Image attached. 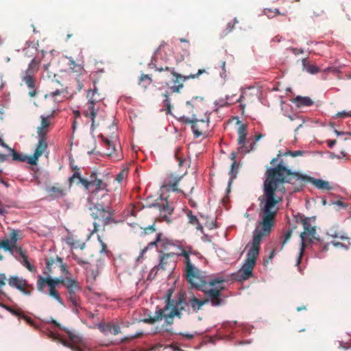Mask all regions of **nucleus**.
Instances as JSON below:
<instances>
[{"instance_id":"obj_29","label":"nucleus","mask_w":351,"mask_h":351,"mask_svg":"<svg viewBox=\"0 0 351 351\" xmlns=\"http://www.w3.org/2000/svg\"><path fill=\"white\" fill-rule=\"evenodd\" d=\"M293 101L299 108L311 106L313 104V101L308 97L297 96Z\"/></svg>"},{"instance_id":"obj_18","label":"nucleus","mask_w":351,"mask_h":351,"mask_svg":"<svg viewBox=\"0 0 351 351\" xmlns=\"http://www.w3.org/2000/svg\"><path fill=\"white\" fill-rule=\"evenodd\" d=\"M19 239V231L12 230L10 233L9 239H3L0 241V248L12 254Z\"/></svg>"},{"instance_id":"obj_63","label":"nucleus","mask_w":351,"mask_h":351,"mask_svg":"<svg viewBox=\"0 0 351 351\" xmlns=\"http://www.w3.org/2000/svg\"><path fill=\"white\" fill-rule=\"evenodd\" d=\"M336 141L335 140H328L326 141V143H327V145L328 146V147L330 148H332L333 146L336 144Z\"/></svg>"},{"instance_id":"obj_58","label":"nucleus","mask_w":351,"mask_h":351,"mask_svg":"<svg viewBox=\"0 0 351 351\" xmlns=\"http://www.w3.org/2000/svg\"><path fill=\"white\" fill-rule=\"evenodd\" d=\"M331 244H332L336 247H346V249H348L347 246H346L344 244H343L340 242H337L335 241H331Z\"/></svg>"},{"instance_id":"obj_37","label":"nucleus","mask_w":351,"mask_h":351,"mask_svg":"<svg viewBox=\"0 0 351 351\" xmlns=\"http://www.w3.org/2000/svg\"><path fill=\"white\" fill-rule=\"evenodd\" d=\"M71 256L72 258L75 260L78 265L84 267L86 269L88 268L87 266L89 265V263L87 259L83 258L75 253H72Z\"/></svg>"},{"instance_id":"obj_38","label":"nucleus","mask_w":351,"mask_h":351,"mask_svg":"<svg viewBox=\"0 0 351 351\" xmlns=\"http://www.w3.org/2000/svg\"><path fill=\"white\" fill-rule=\"evenodd\" d=\"M44 279L46 280L47 282H49L50 283L56 286L57 287L60 284L64 285L65 286V284L66 283V280H65L62 278H51L50 277H44Z\"/></svg>"},{"instance_id":"obj_34","label":"nucleus","mask_w":351,"mask_h":351,"mask_svg":"<svg viewBox=\"0 0 351 351\" xmlns=\"http://www.w3.org/2000/svg\"><path fill=\"white\" fill-rule=\"evenodd\" d=\"M152 83V79L149 75L142 74L138 84L146 89L148 86H149Z\"/></svg>"},{"instance_id":"obj_11","label":"nucleus","mask_w":351,"mask_h":351,"mask_svg":"<svg viewBox=\"0 0 351 351\" xmlns=\"http://www.w3.org/2000/svg\"><path fill=\"white\" fill-rule=\"evenodd\" d=\"M86 97L88 101L86 104V108L83 112V114L86 117H90L91 119V127L94 128L95 122V119L98 110V108H96V105L101 100V97H99L96 88L93 90H89L87 93Z\"/></svg>"},{"instance_id":"obj_6","label":"nucleus","mask_w":351,"mask_h":351,"mask_svg":"<svg viewBox=\"0 0 351 351\" xmlns=\"http://www.w3.org/2000/svg\"><path fill=\"white\" fill-rule=\"evenodd\" d=\"M185 276L188 282L191 287L200 291L207 285L209 287H215L217 284L226 282V280L221 277L208 280L205 276V272L200 271L195 267L185 271Z\"/></svg>"},{"instance_id":"obj_61","label":"nucleus","mask_w":351,"mask_h":351,"mask_svg":"<svg viewBox=\"0 0 351 351\" xmlns=\"http://www.w3.org/2000/svg\"><path fill=\"white\" fill-rule=\"evenodd\" d=\"M8 213L7 209L0 202V215H5Z\"/></svg>"},{"instance_id":"obj_48","label":"nucleus","mask_w":351,"mask_h":351,"mask_svg":"<svg viewBox=\"0 0 351 351\" xmlns=\"http://www.w3.org/2000/svg\"><path fill=\"white\" fill-rule=\"evenodd\" d=\"M239 167V165L236 162V161L232 162L231 165V174L234 175V177L236 176V173H237V169Z\"/></svg>"},{"instance_id":"obj_30","label":"nucleus","mask_w":351,"mask_h":351,"mask_svg":"<svg viewBox=\"0 0 351 351\" xmlns=\"http://www.w3.org/2000/svg\"><path fill=\"white\" fill-rule=\"evenodd\" d=\"M6 309L10 311L12 315L19 317V319H23L28 324L33 325V320L29 317L23 314L20 309H14L12 307H6Z\"/></svg>"},{"instance_id":"obj_54","label":"nucleus","mask_w":351,"mask_h":351,"mask_svg":"<svg viewBox=\"0 0 351 351\" xmlns=\"http://www.w3.org/2000/svg\"><path fill=\"white\" fill-rule=\"evenodd\" d=\"M237 21H235L234 23H228L227 24V28H226V32L225 33V35H226L228 33L230 32L234 27V25L235 23H237Z\"/></svg>"},{"instance_id":"obj_24","label":"nucleus","mask_w":351,"mask_h":351,"mask_svg":"<svg viewBox=\"0 0 351 351\" xmlns=\"http://www.w3.org/2000/svg\"><path fill=\"white\" fill-rule=\"evenodd\" d=\"M154 206L158 208L160 215H163L165 218H167V215H170L173 210L166 199H161L160 202L156 203Z\"/></svg>"},{"instance_id":"obj_12","label":"nucleus","mask_w":351,"mask_h":351,"mask_svg":"<svg viewBox=\"0 0 351 351\" xmlns=\"http://www.w3.org/2000/svg\"><path fill=\"white\" fill-rule=\"evenodd\" d=\"M160 261L159 263L154 266L149 273V276L156 275L159 270L171 269L174 266L178 258V254L171 252L164 253L162 250L160 252Z\"/></svg>"},{"instance_id":"obj_42","label":"nucleus","mask_w":351,"mask_h":351,"mask_svg":"<svg viewBox=\"0 0 351 351\" xmlns=\"http://www.w3.org/2000/svg\"><path fill=\"white\" fill-rule=\"evenodd\" d=\"M78 179L77 184L81 183V180H85L84 178H82L80 176V173L79 171H75L73 176L69 179V186H71L73 183L74 182L75 179Z\"/></svg>"},{"instance_id":"obj_41","label":"nucleus","mask_w":351,"mask_h":351,"mask_svg":"<svg viewBox=\"0 0 351 351\" xmlns=\"http://www.w3.org/2000/svg\"><path fill=\"white\" fill-rule=\"evenodd\" d=\"M10 150L12 153L13 160H17V161H21V162H24L26 160L27 161L28 157L21 155L20 154L17 153L12 149H10Z\"/></svg>"},{"instance_id":"obj_60","label":"nucleus","mask_w":351,"mask_h":351,"mask_svg":"<svg viewBox=\"0 0 351 351\" xmlns=\"http://www.w3.org/2000/svg\"><path fill=\"white\" fill-rule=\"evenodd\" d=\"M75 239L73 237H69L66 239V243L72 247L73 245H74Z\"/></svg>"},{"instance_id":"obj_25","label":"nucleus","mask_w":351,"mask_h":351,"mask_svg":"<svg viewBox=\"0 0 351 351\" xmlns=\"http://www.w3.org/2000/svg\"><path fill=\"white\" fill-rule=\"evenodd\" d=\"M99 328L104 333H111L114 335H117L121 332L119 325L110 322L99 325Z\"/></svg>"},{"instance_id":"obj_27","label":"nucleus","mask_w":351,"mask_h":351,"mask_svg":"<svg viewBox=\"0 0 351 351\" xmlns=\"http://www.w3.org/2000/svg\"><path fill=\"white\" fill-rule=\"evenodd\" d=\"M40 62V60L37 57L33 58L29 64L28 68L25 71H23L22 73L35 75L38 71Z\"/></svg>"},{"instance_id":"obj_56","label":"nucleus","mask_w":351,"mask_h":351,"mask_svg":"<svg viewBox=\"0 0 351 351\" xmlns=\"http://www.w3.org/2000/svg\"><path fill=\"white\" fill-rule=\"evenodd\" d=\"M264 13L265 14L268 16V17H274V12H273V10L272 9H270V8H266L264 10Z\"/></svg>"},{"instance_id":"obj_35","label":"nucleus","mask_w":351,"mask_h":351,"mask_svg":"<svg viewBox=\"0 0 351 351\" xmlns=\"http://www.w3.org/2000/svg\"><path fill=\"white\" fill-rule=\"evenodd\" d=\"M302 64L304 68H306V71L311 74L317 73L319 71V69L315 65L308 64L306 59L302 60Z\"/></svg>"},{"instance_id":"obj_13","label":"nucleus","mask_w":351,"mask_h":351,"mask_svg":"<svg viewBox=\"0 0 351 351\" xmlns=\"http://www.w3.org/2000/svg\"><path fill=\"white\" fill-rule=\"evenodd\" d=\"M238 139L237 143L239 145L238 152L240 154H247L255 149L256 143L245 144L247 135V127L245 124H240L237 130Z\"/></svg>"},{"instance_id":"obj_46","label":"nucleus","mask_w":351,"mask_h":351,"mask_svg":"<svg viewBox=\"0 0 351 351\" xmlns=\"http://www.w3.org/2000/svg\"><path fill=\"white\" fill-rule=\"evenodd\" d=\"M85 245L86 244L84 242H82L75 239L74 245H72V247L83 250L85 247Z\"/></svg>"},{"instance_id":"obj_8","label":"nucleus","mask_w":351,"mask_h":351,"mask_svg":"<svg viewBox=\"0 0 351 351\" xmlns=\"http://www.w3.org/2000/svg\"><path fill=\"white\" fill-rule=\"evenodd\" d=\"M225 289L223 283L217 284L215 287L207 285L202 289V291L206 295L204 301L206 304L210 302L213 306H219L225 304V297L222 294V291Z\"/></svg>"},{"instance_id":"obj_44","label":"nucleus","mask_w":351,"mask_h":351,"mask_svg":"<svg viewBox=\"0 0 351 351\" xmlns=\"http://www.w3.org/2000/svg\"><path fill=\"white\" fill-rule=\"evenodd\" d=\"M128 174V170L123 169L121 170L116 176L115 180L118 182H122V180L126 177Z\"/></svg>"},{"instance_id":"obj_33","label":"nucleus","mask_w":351,"mask_h":351,"mask_svg":"<svg viewBox=\"0 0 351 351\" xmlns=\"http://www.w3.org/2000/svg\"><path fill=\"white\" fill-rule=\"evenodd\" d=\"M65 287L68 289L69 294H74L76 291L80 290V287L76 280L73 279H68Z\"/></svg>"},{"instance_id":"obj_57","label":"nucleus","mask_w":351,"mask_h":351,"mask_svg":"<svg viewBox=\"0 0 351 351\" xmlns=\"http://www.w3.org/2000/svg\"><path fill=\"white\" fill-rule=\"evenodd\" d=\"M14 251H16V252H18L20 256L22 257H23V256H26L25 253L23 251L22 248L21 247H19L17 246V245L16 244V247H14Z\"/></svg>"},{"instance_id":"obj_22","label":"nucleus","mask_w":351,"mask_h":351,"mask_svg":"<svg viewBox=\"0 0 351 351\" xmlns=\"http://www.w3.org/2000/svg\"><path fill=\"white\" fill-rule=\"evenodd\" d=\"M46 191L52 199L62 198L67 194L66 189L59 183H56L53 186L47 187Z\"/></svg>"},{"instance_id":"obj_1","label":"nucleus","mask_w":351,"mask_h":351,"mask_svg":"<svg viewBox=\"0 0 351 351\" xmlns=\"http://www.w3.org/2000/svg\"><path fill=\"white\" fill-rule=\"evenodd\" d=\"M276 176L273 171L267 180L263 183V194L258 197L261 219L259 229H256L253 236L252 245L249 250L244 264L237 274V279L244 281L252 276V271L256 265L260 251V244L263 237L268 236L275 224L278 213L277 205L282 200V195L276 193Z\"/></svg>"},{"instance_id":"obj_53","label":"nucleus","mask_w":351,"mask_h":351,"mask_svg":"<svg viewBox=\"0 0 351 351\" xmlns=\"http://www.w3.org/2000/svg\"><path fill=\"white\" fill-rule=\"evenodd\" d=\"M7 280L5 274H0V288L5 285V280Z\"/></svg>"},{"instance_id":"obj_31","label":"nucleus","mask_w":351,"mask_h":351,"mask_svg":"<svg viewBox=\"0 0 351 351\" xmlns=\"http://www.w3.org/2000/svg\"><path fill=\"white\" fill-rule=\"evenodd\" d=\"M68 65L69 69L73 73H76L77 75H81L84 72L83 66L77 64L71 58L69 59Z\"/></svg>"},{"instance_id":"obj_36","label":"nucleus","mask_w":351,"mask_h":351,"mask_svg":"<svg viewBox=\"0 0 351 351\" xmlns=\"http://www.w3.org/2000/svg\"><path fill=\"white\" fill-rule=\"evenodd\" d=\"M187 217L189 218V223L193 225H196L197 230H202L203 229V227L199 223V220H198L197 217L195 215H193L192 211H189L187 213Z\"/></svg>"},{"instance_id":"obj_26","label":"nucleus","mask_w":351,"mask_h":351,"mask_svg":"<svg viewBox=\"0 0 351 351\" xmlns=\"http://www.w3.org/2000/svg\"><path fill=\"white\" fill-rule=\"evenodd\" d=\"M50 118L51 116H40L41 123L40 126L37 128L38 136H46L48 132V128L50 125Z\"/></svg>"},{"instance_id":"obj_15","label":"nucleus","mask_w":351,"mask_h":351,"mask_svg":"<svg viewBox=\"0 0 351 351\" xmlns=\"http://www.w3.org/2000/svg\"><path fill=\"white\" fill-rule=\"evenodd\" d=\"M46 286H47L49 289V295L54 298L56 301H58L60 304H62L63 302L56 289L57 287L50 283L49 282H47L44 279V277L38 276L36 284L38 291L40 292L43 291Z\"/></svg>"},{"instance_id":"obj_19","label":"nucleus","mask_w":351,"mask_h":351,"mask_svg":"<svg viewBox=\"0 0 351 351\" xmlns=\"http://www.w3.org/2000/svg\"><path fill=\"white\" fill-rule=\"evenodd\" d=\"M21 77L22 81L29 88L28 95L30 97H36L38 95V90L35 75L21 73Z\"/></svg>"},{"instance_id":"obj_2","label":"nucleus","mask_w":351,"mask_h":351,"mask_svg":"<svg viewBox=\"0 0 351 351\" xmlns=\"http://www.w3.org/2000/svg\"><path fill=\"white\" fill-rule=\"evenodd\" d=\"M273 171L276 174L274 176V178L276 179V185L278 187L276 189V193L282 195V197L285 191L283 186L285 182L292 184H298L300 187H302L306 182H311L319 189L330 190L331 188L328 181L312 178L306 176L301 175L297 172H292L281 162L275 167H269L267 169L265 180L269 178V173Z\"/></svg>"},{"instance_id":"obj_23","label":"nucleus","mask_w":351,"mask_h":351,"mask_svg":"<svg viewBox=\"0 0 351 351\" xmlns=\"http://www.w3.org/2000/svg\"><path fill=\"white\" fill-rule=\"evenodd\" d=\"M53 266L58 267L63 274H67L69 273L66 265L63 263L60 257L57 256L56 258H51L47 260L46 269L48 270V273L52 272Z\"/></svg>"},{"instance_id":"obj_52","label":"nucleus","mask_w":351,"mask_h":351,"mask_svg":"<svg viewBox=\"0 0 351 351\" xmlns=\"http://www.w3.org/2000/svg\"><path fill=\"white\" fill-rule=\"evenodd\" d=\"M332 204L335 206H337L339 208H346L348 207V204L341 200L335 201L332 203Z\"/></svg>"},{"instance_id":"obj_47","label":"nucleus","mask_w":351,"mask_h":351,"mask_svg":"<svg viewBox=\"0 0 351 351\" xmlns=\"http://www.w3.org/2000/svg\"><path fill=\"white\" fill-rule=\"evenodd\" d=\"M142 335H143V332H136V333L135 335H132V336H130V337H125L122 341H129V340H131V339H135V338H139V337H141Z\"/></svg>"},{"instance_id":"obj_62","label":"nucleus","mask_w":351,"mask_h":351,"mask_svg":"<svg viewBox=\"0 0 351 351\" xmlns=\"http://www.w3.org/2000/svg\"><path fill=\"white\" fill-rule=\"evenodd\" d=\"M161 73V78L163 80H167L171 77V75L170 73H167L166 72L162 71Z\"/></svg>"},{"instance_id":"obj_39","label":"nucleus","mask_w":351,"mask_h":351,"mask_svg":"<svg viewBox=\"0 0 351 351\" xmlns=\"http://www.w3.org/2000/svg\"><path fill=\"white\" fill-rule=\"evenodd\" d=\"M162 96L165 97V99L163 101V106L166 108L165 110H167V112L170 114L171 110V101L169 98L168 92H166L165 93L162 94Z\"/></svg>"},{"instance_id":"obj_51","label":"nucleus","mask_w":351,"mask_h":351,"mask_svg":"<svg viewBox=\"0 0 351 351\" xmlns=\"http://www.w3.org/2000/svg\"><path fill=\"white\" fill-rule=\"evenodd\" d=\"M69 300L75 306L79 304L78 298L75 295V293L69 294Z\"/></svg>"},{"instance_id":"obj_64","label":"nucleus","mask_w":351,"mask_h":351,"mask_svg":"<svg viewBox=\"0 0 351 351\" xmlns=\"http://www.w3.org/2000/svg\"><path fill=\"white\" fill-rule=\"evenodd\" d=\"M335 133L337 135V136H341V135H349V136H351V132H339L337 130H335Z\"/></svg>"},{"instance_id":"obj_16","label":"nucleus","mask_w":351,"mask_h":351,"mask_svg":"<svg viewBox=\"0 0 351 351\" xmlns=\"http://www.w3.org/2000/svg\"><path fill=\"white\" fill-rule=\"evenodd\" d=\"M48 147L47 137L38 136V142L36 145L34 153L32 156L28 157L27 162L32 165H37L38 160Z\"/></svg>"},{"instance_id":"obj_3","label":"nucleus","mask_w":351,"mask_h":351,"mask_svg":"<svg viewBox=\"0 0 351 351\" xmlns=\"http://www.w3.org/2000/svg\"><path fill=\"white\" fill-rule=\"evenodd\" d=\"M81 184L86 190H90L93 193L106 191V193L101 197L100 202L95 204L91 208L92 215L95 219L101 220L104 226L110 223L113 221L111 212L112 197L108 193V184L101 179L96 178L94 173H91L90 180H81Z\"/></svg>"},{"instance_id":"obj_20","label":"nucleus","mask_w":351,"mask_h":351,"mask_svg":"<svg viewBox=\"0 0 351 351\" xmlns=\"http://www.w3.org/2000/svg\"><path fill=\"white\" fill-rule=\"evenodd\" d=\"M292 229H289L287 230H285L282 232V235L281 236V238H280V244H279V246H276L275 248H274L269 255V257H268V259L267 260V263H268L269 261H271L275 256V254L282 250L284 246L287 244V242H289L291 238V236H292Z\"/></svg>"},{"instance_id":"obj_43","label":"nucleus","mask_w":351,"mask_h":351,"mask_svg":"<svg viewBox=\"0 0 351 351\" xmlns=\"http://www.w3.org/2000/svg\"><path fill=\"white\" fill-rule=\"evenodd\" d=\"M104 141L109 149L108 154L111 155L115 151L114 145H113L112 142L108 138H104Z\"/></svg>"},{"instance_id":"obj_50","label":"nucleus","mask_w":351,"mask_h":351,"mask_svg":"<svg viewBox=\"0 0 351 351\" xmlns=\"http://www.w3.org/2000/svg\"><path fill=\"white\" fill-rule=\"evenodd\" d=\"M351 117V111L346 112L342 111L339 112L336 114V117Z\"/></svg>"},{"instance_id":"obj_17","label":"nucleus","mask_w":351,"mask_h":351,"mask_svg":"<svg viewBox=\"0 0 351 351\" xmlns=\"http://www.w3.org/2000/svg\"><path fill=\"white\" fill-rule=\"evenodd\" d=\"M160 247L162 250H168L171 247H175V245L172 240L167 239L165 237H163L162 234L158 233L157 234L156 238L154 241L149 242L147 247H145L141 252V254L143 255L149 247Z\"/></svg>"},{"instance_id":"obj_7","label":"nucleus","mask_w":351,"mask_h":351,"mask_svg":"<svg viewBox=\"0 0 351 351\" xmlns=\"http://www.w3.org/2000/svg\"><path fill=\"white\" fill-rule=\"evenodd\" d=\"M186 105L189 108V112L193 113V118L182 117V120L191 124V129L196 137H199L202 134L203 126H206L207 123L204 120H199L196 118L194 110L197 112L202 109L204 106L203 98L199 97H194L190 101H186Z\"/></svg>"},{"instance_id":"obj_49","label":"nucleus","mask_w":351,"mask_h":351,"mask_svg":"<svg viewBox=\"0 0 351 351\" xmlns=\"http://www.w3.org/2000/svg\"><path fill=\"white\" fill-rule=\"evenodd\" d=\"M330 236L334 238H340L341 240H348L349 238L346 237L340 233L337 232L336 231L334 233H331Z\"/></svg>"},{"instance_id":"obj_45","label":"nucleus","mask_w":351,"mask_h":351,"mask_svg":"<svg viewBox=\"0 0 351 351\" xmlns=\"http://www.w3.org/2000/svg\"><path fill=\"white\" fill-rule=\"evenodd\" d=\"M303 153L304 152L302 151H300V150L288 151V152H286L284 154V156H291L292 157H297V156H302Z\"/></svg>"},{"instance_id":"obj_5","label":"nucleus","mask_w":351,"mask_h":351,"mask_svg":"<svg viewBox=\"0 0 351 351\" xmlns=\"http://www.w3.org/2000/svg\"><path fill=\"white\" fill-rule=\"evenodd\" d=\"M150 64H153L154 68L158 72L164 71L166 72L167 74L170 73L171 75V77H170L168 81H166L165 84L172 93H180L181 89L183 88V84L186 80L198 77L200 75L206 72L205 69H199L197 73L194 75H182L178 73L174 67L158 66L152 62Z\"/></svg>"},{"instance_id":"obj_14","label":"nucleus","mask_w":351,"mask_h":351,"mask_svg":"<svg viewBox=\"0 0 351 351\" xmlns=\"http://www.w3.org/2000/svg\"><path fill=\"white\" fill-rule=\"evenodd\" d=\"M8 285L11 287H14L21 291L27 295H31L34 287L32 285L28 284L26 280L20 278L18 276H11L8 280Z\"/></svg>"},{"instance_id":"obj_21","label":"nucleus","mask_w":351,"mask_h":351,"mask_svg":"<svg viewBox=\"0 0 351 351\" xmlns=\"http://www.w3.org/2000/svg\"><path fill=\"white\" fill-rule=\"evenodd\" d=\"M177 248L179 250L176 252L178 254V257L179 256H182L184 258V263L186 265L184 271H186L189 269H191V268L194 267L195 266L193 265L192 261L191 259V255H197V253L193 252L191 247L183 248L182 247L178 246Z\"/></svg>"},{"instance_id":"obj_9","label":"nucleus","mask_w":351,"mask_h":351,"mask_svg":"<svg viewBox=\"0 0 351 351\" xmlns=\"http://www.w3.org/2000/svg\"><path fill=\"white\" fill-rule=\"evenodd\" d=\"M50 322L56 326L57 327L60 328V329L64 330L67 333L70 341L73 344L68 342L66 340L60 339L58 335L53 334V332H51V337L53 339L59 340L64 346L70 348L73 351H83L80 346H77L81 345L83 343V339L79 334L73 332L72 331L68 330L67 328L62 327L61 325L59 323H58L56 320H54L52 317H51Z\"/></svg>"},{"instance_id":"obj_28","label":"nucleus","mask_w":351,"mask_h":351,"mask_svg":"<svg viewBox=\"0 0 351 351\" xmlns=\"http://www.w3.org/2000/svg\"><path fill=\"white\" fill-rule=\"evenodd\" d=\"M186 304L191 306L193 312H197L201 309L203 305L206 304V302L204 300H199L196 297L193 296L189 299Z\"/></svg>"},{"instance_id":"obj_40","label":"nucleus","mask_w":351,"mask_h":351,"mask_svg":"<svg viewBox=\"0 0 351 351\" xmlns=\"http://www.w3.org/2000/svg\"><path fill=\"white\" fill-rule=\"evenodd\" d=\"M22 265L25 266L29 271L34 272L36 271V268L33 265H32L31 263L29 262L27 255L23 256V257H22Z\"/></svg>"},{"instance_id":"obj_59","label":"nucleus","mask_w":351,"mask_h":351,"mask_svg":"<svg viewBox=\"0 0 351 351\" xmlns=\"http://www.w3.org/2000/svg\"><path fill=\"white\" fill-rule=\"evenodd\" d=\"M178 151L179 149H177V151L176 152L175 156L178 159L179 166H182L183 163L185 162V159H182L181 158L178 157Z\"/></svg>"},{"instance_id":"obj_10","label":"nucleus","mask_w":351,"mask_h":351,"mask_svg":"<svg viewBox=\"0 0 351 351\" xmlns=\"http://www.w3.org/2000/svg\"><path fill=\"white\" fill-rule=\"evenodd\" d=\"M302 225L304 227V231L301 232L300 235L301 238V247L297 264L300 263L304 248L306 247L307 244L311 243L314 240H318L315 237L316 228L311 224L308 219L305 218L302 219Z\"/></svg>"},{"instance_id":"obj_32","label":"nucleus","mask_w":351,"mask_h":351,"mask_svg":"<svg viewBox=\"0 0 351 351\" xmlns=\"http://www.w3.org/2000/svg\"><path fill=\"white\" fill-rule=\"evenodd\" d=\"M181 178L180 176H171L166 181L167 185L173 191H180L177 186Z\"/></svg>"},{"instance_id":"obj_55","label":"nucleus","mask_w":351,"mask_h":351,"mask_svg":"<svg viewBox=\"0 0 351 351\" xmlns=\"http://www.w3.org/2000/svg\"><path fill=\"white\" fill-rule=\"evenodd\" d=\"M289 50L291 51L295 55H299L304 52L302 49H298V48H293V47L289 48Z\"/></svg>"},{"instance_id":"obj_4","label":"nucleus","mask_w":351,"mask_h":351,"mask_svg":"<svg viewBox=\"0 0 351 351\" xmlns=\"http://www.w3.org/2000/svg\"><path fill=\"white\" fill-rule=\"evenodd\" d=\"M173 289H170L167 291L165 295V306L163 308H159L155 312L154 316H149L148 318H145L143 322L154 324V323L165 319V324L166 326H171L173 324L175 317L179 319L182 318V311H185V307L183 306L184 298L182 295H180L177 300L171 299Z\"/></svg>"}]
</instances>
